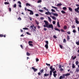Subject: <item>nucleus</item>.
<instances>
[{"mask_svg": "<svg viewBox=\"0 0 79 79\" xmlns=\"http://www.w3.org/2000/svg\"><path fill=\"white\" fill-rule=\"evenodd\" d=\"M44 27H48L50 28H52V29H53V25L52 24H49L48 25H44Z\"/></svg>", "mask_w": 79, "mask_h": 79, "instance_id": "f257e3e1", "label": "nucleus"}, {"mask_svg": "<svg viewBox=\"0 0 79 79\" xmlns=\"http://www.w3.org/2000/svg\"><path fill=\"white\" fill-rule=\"evenodd\" d=\"M46 44L45 45V47L47 49H48V41H45Z\"/></svg>", "mask_w": 79, "mask_h": 79, "instance_id": "f03ea898", "label": "nucleus"}, {"mask_svg": "<svg viewBox=\"0 0 79 79\" xmlns=\"http://www.w3.org/2000/svg\"><path fill=\"white\" fill-rule=\"evenodd\" d=\"M50 69L51 70V71H50V72H53L55 70L54 68H52V66H51L50 67Z\"/></svg>", "mask_w": 79, "mask_h": 79, "instance_id": "7ed1b4c3", "label": "nucleus"}, {"mask_svg": "<svg viewBox=\"0 0 79 79\" xmlns=\"http://www.w3.org/2000/svg\"><path fill=\"white\" fill-rule=\"evenodd\" d=\"M27 10L28 11L30 12V13H29V15H34V12H33L32 11L28 9H27Z\"/></svg>", "mask_w": 79, "mask_h": 79, "instance_id": "20e7f679", "label": "nucleus"}, {"mask_svg": "<svg viewBox=\"0 0 79 79\" xmlns=\"http://www.w3.org/2000/svg\"><path fill=\"white\" fill-rule=\"evenodd\" d=\"M79 7L77 8H76L75 9V11L77 13H79Z\"/></svg>", "mask_w": 79, "mask_h": 79, "instance_id": "39448f33", "label": "nucleus"}, {"mask_svg": "<svg viewBox=\"0 0 79 79\" xmlns=\"http://www.w3.org/2000/svg\"><path fill=\"white\" fill-rule=\"evenodd\" d=\"M75 21L76 22V23L77 24H78L79 23V22L78 20V19L77 18H76L75 19Z\"/></svg>", "mask_w": 79, "mask_h": 79, "instance_id": "423d86ee", "label": "nucleus"}, {"mask_svg": "<svg viewBox=\"0 0 79 79\" xmlns=\"http://www.w3.org/2000/svg\"><path fill=\"white\" fill-rule=\"evenodd\" d=\"M44 23H45V26H47V25H48V22L47 21H46V20H44Z\"/></svg>", "mask_w": 79, "mask_h": 79, "instance_id": "0eeeda50", "label": "nucleus"}, {"mask_svg": "<svg viewBox=\"0 0 79 79\" xmlns=\"http://www.w3.org/2000/svg\"><path fill=\"white\" fill-rule=\"evenodd\" d=\"M45 14L47 15H51V13L49 11H48L47 12H45Z\"/></svg>", "mask_w": 79, "mask_h": 79, "instance_id": "6e6552de", "label": "nucleus"}, {"mask_svg": "<svg viewBox=\"0 0 79 79\" xmlns=\"http://www.w3.org/2000/svg\"><path fill=\"white\" fill-rule=\"evenodd\" d=\"M32 69H33V70H34V72H35L36 71H37L38 69H37L35 68L34 67H32L31 68Z\"/></svg>", "mask_w": 79, "mask_h": 79, "instance_id": "1a4fd4ad", "label": "nucleus"}, {"mask_svg": "<svg viewBox=\"0 0 79 79\" xmlns=\"http://www.w3.org/2000/svg\"><path fill=\"white\" fill-rule=\"evenodd\" d=\"M4 37V38H6V35H3V34H0V37Z\"/></svg>", "mask_w": 79, "mask_h": 79, "instance_id": "9d476101", "label": "nucleus"}, {"mask_svg": "<svg viewBox=\"0 0 79 79\" xmlns=\"http://www.w3.org/2000/svg\"><path fill=\"white\" fill-rule=\"evenodd\" d=\"M50 17H51L52 18V19H53V20H56V17H55V16H50Z\"/></svg>", "mask_w": 79, "mask_h": 79, "instance_id": "9b49d317", "label": "nucleus"}, {"mask_svg": "<svg viewBox=\"0 0 79 79\" xmlns=\"http://www.w3.org/2000/svg\"><path fill=\"white\" fill-rule=\"evenodd\" d=\"M79 72V68H77V69H76V72L78 73Z\"/></svg>", "mask_w": 79, "mask_h": 79, "instance_id": "f8f14e48", "label": "nucleus"}, {"mask_svg": "<svg viewBox=\"0 0 79 79\" xmlns=\"http://www.w3.org/2000/svg\"><path fill=\"white\" fill-rule=\"evenodd\" d=\"M64 75H65L66 77H68L70 75V73H67L66 74H64Z\"/></svg>", "mask_w": 79, "mask_h": 79, "instance_id": "ddd939ff", "label": "nucleus"}, {"mask_svg": "<svg viewBox=\"0 0 79 79\" xmlns=\"http://www.w3.org/2000/svg\"><path fill=\"white\" fill-rule=\"evenodd\" d=\"M70 36L68 35H67V40L68 41H69L70 40Z\"/></svg>", "mask_w": 79, "mask_h": 79, "instance_id": "4468645a", "label": "nucleus"}, {"mask_svg": "<svg viewBox=\"0 0 79 79\" xmlns=\"http://www.w3.org/2000/svg\"><path fill=\"white\" fill-rule=\"evenodd\" d=\"M44 76L45 77H46L47 76H49V74H47V73H45L44 74Z\"/></svg>", "mask_w": 79, "mask_h": 79, "instance_id": "2eb2a0df", "label": "nucleus"}, {"mask_svg": "<svg viewBox=\"0 0 79 79\" xmlns=\"http://www.w3.org/2000/svg\"><path fill=\"white\" fill-rule=\"evenodd\" d=\"M68 8L69 9V10H70V11L73 12V9H72L71 8V7H69Z\"/></svg>", "mask_w": 79, "mask_h": 79, "instance_id": "dca6fc26", "label": "nucleus"}, {"mask_svg": "<svg viewBox=\"0 0 79 79\" xmlns=\"http://www.w3.org/2000/svg\"><path fill=\"white\" fill-rule=\"evenodd\" d=\"M55 30H56V31H58V32H60V30L58 28H55Z\"/></svg>", "mask_w": 79, "mask_h": 79, "instance_id": "f3484780", "label": "nucleus"}, {"mask_svg": "<svg viewBox=\"0 0 79 79\" xmlns=\"http://www.w3.org/2000/svg\"><path fill=\"white\" fill-rule=\"evenodd\" d=\"M26 6H31V4L28 3H26Z\"/></svg>", "mask_w": 79, "mask_h": 79, "instance_id": "a211bd4d", "label": "nucleus"}, {"mask_svg": "<svg viewBox=\"0 0 79 79\" xmlns=\"http://www.w3.org/2000/svg\"><path fill=\"white\" fill-rule=\"evenodd\" d=\"M48 19L49 21L51 22L52 20H51V18L49 17H48Z\"/></svg>", "mask_w": 79, "mask_h": 79, "instance_id": "6ab92c4d", "label": "nucleus"}, {"mask_svg": "<svg viewBox=\"0 0 79 79\" xmlns=\"http://www.w3.org/2000/svg\"><path fill=\"white\" fill-rule=\"evenodd\" d=\"M53 15L54 16H58V14H56V13L53 14Z\"/></svg>", "mask_w": 79, "mask_h": 79, "instance_id": "aec40b11", "label": "nucleus"}, {"mask_svg": "<svg viewBox=\"0 0 79 79\" xmlns=\"http://www.w3.org/2000/svg\"><path fill=\"white\" fill-rule=\"evenodd\" d=\"M57 25L58 27H60V24H59V23L58 22L57 23Z\"/></svg>", "mask_w": 79, "mask_h": 79, "instance_id": "412c9836", "label": "nucleus"}, {"mask_svg": "<svg viewBox=\"0 0 79 79\" xmlns=\"http://www.w3.org/2000/svg\"><path fill=\"white\" fill-rule=\"evenodd\" d=\"M67 26H64V27H63V29H64L65 30H66V29H67Z\"/></svg>", "mask_w": 79, "mask_h": 79, "instance_id": "4be33fe9", "label": "nucleus"}, {"mask_svg": "<svg viewBox=\"0 0 79 79\" xmlns=\"http://www.w3.org/2000/svg\"><path fill=\"white\" fill-rule=\"evenodd\" d=\"M35 23H36L37 25H38L39 24V22H38L36 20H35Z\"/></svg>", "mask_w": 79, "mask_h": 79, "instance_id": "5701e85b", "label": "nucleus"}, {"mask_svg": "<svg viewBox=\"0 0 79 79\" xmlns=\"http://www.w3.org/2000/svg\"><path fill=\"white\" fill-rule=\"evenodd\" d=\"M4 4L5 5H8L9 4V3L8 2H4Z\"/></svg>", "mask_w": 79, "mask_h": 79, "instance_id": "b1692460", "label": "nucleus"}, {"mask_svg": "<svg viewBox=\"0 0 79 79\" xmlns=\"http://www.w3.org/2000/svg\"><path fill=\"white\" fill-rule=\"evenodd\" d=\"M42 2V0H39L38 1H37V3H40V2Z\"/></svg>", "mask_w": 79, "mask_h": 79, "instance_id": "393cba45", "label": "nucleus"}, {"mask_svg": "<svg viewBox=\"0 0 79 79\" xmlns=\"http://www.w3.org/2000/svg\"><path fill=\"white\" fill-rule=\"evenodd\" d=\"M61 13H62L63 14H64L66 13V12H65L63 10H62L61 11Z\"/></svg>", "mask_w": 79, "mask_h": 79, "instance_id": "a878e982", "label": "nucleus"}, {"mask_svg": "<svg viewBox=\"0 0 79 79\" xmlns=\"http://www.w3.org/2000/svg\"><path fill=\"white\" fill-rule=\"evenodd\" d=\"M59 46L60 47V48L61 49H63V46H62L61 44H59Z\"/></svg>", "mask_w": 79, "mask_h": 79, "instance_id": "bb28decb", "label": "nucleus"}, {"mask_svg": "<svg viewBox=\"0 0 79 79\" xmlns=\"http://www.w3.org/2000/svg\"><path fill=\"white\" fill-rule=\"evenodd\" d=\"M35 27L34 25H33L32 26H30V27H31L32 29H33V27Z\"/></svg>", "mask_w": 79, "mask_h": 79, "instance_id": "cd10ccee", "label": "nucleus"}, {"mask_svg": "<svg viewBox=\"0 0 79 79\" xmlns=\"http://www.w3.org/2000/svg\"><path fill=\"white\" fill-rule=\"evenodd\" d=\"M75 68V65L74 64H72V68Z\"/></svg>", "mask_w": 79, "mask_h": 79, "instance_id": "c85d7f7f", "label": "nucleus"}, {"mask_svg": "<svg viewBox=\"0 0 79 79\" xmlns=\"http://www.w3.org/2000/svg\"><path fill=\"white\" fill-rule=\"evenodd\" d=\"M62 6V4L61 3L57 4V6Z\"/></svg>", "mask_w": 79, "mask_h": 79, "instance_id": "c756f323", "label": "nucleus"}, {"mask_svg": "<svg viewBox=\"0 0 79 79\" xmlns=\"http://www.w3.org/2000/svg\"><path fill=\"white\" fill-rule=\"evenodd\" d=\"M76 44L77 45H79V40H78V42H77L76 43Z\"/></svg>", "mask_w": 79, "mask_h": 79, "instance_id": "7c9ffc66", "label": "nucleus"}, {"mask_svg": "<svg viewBox=\"0 0 79 79\" xmlns=\"http://www.w3.org/2000/svg\"><path fill=\"white\" fill-rule=\"evenodd\" d=\"M64 78H63V77H62V76H60V77H59V79H63Z\"/></svg>", "mask_w": 79, "mask_h": 79, "instance_id": "2f4dec72", "label": "nucleus"}, {"mask_svg": "<svg viewBox=\"0 0 79 79\" xmlns=\"http://www.w3.org/2000/svg\"><path fill=\"white\" fill-rule=\"evenodd\" d=\"M77 58V56H75L74 57L72 58V59L73 60H75Z\"/></svg>", "mask_w": 79, "mask_h": 79, "instance_id": "473e14b6", "label": "nucleus"}, {"mask_svg": "<svg viewBox=\"0 0 79 79\" xmlns=\"http://www.w3.org/2000/svg\"><path fill=\"white\" fill-rule=\"evenodd\" d=\"M62 9L64 10H66L67 9V8L66 7H63L62 8Z\"/></svg>", "mask_w": 79, "mask_h": 79, "instance_id": "72a5a7b5", "label": "nucleus"}, {"mask_svg": "<svg viewBox=\"0 0 79 79\" xmlns=\"http://www.w3.org/2000/svg\"><path fill=\"white\" fill-rule=\"evenodd\" d=\"M63 43H66V39H63Z\"/></svg>", "mask_w": 79, "mask_h": 79, "instance_id": "f704fd0d", "label": "nucleus"}, {"mask_svg": "<svg viewBox=\"0 0 79 79\" xmlns=\"http://www.w3.org/2000/svg\"><path fill=\"white\" fill-rule=\"evenodd\" d=\"M29 46H31V47H33V45L32 44H29Z\"/></svg>", "mask_w": 79, "mask_h": 79, "instance_id": "c9c22d12", "label": "nucleus"}, {"mask_svg": "<svg viewBox=\"0 0 79 79\" xmlns=\"http://www.w3.org/2000/svg\"><path fill=\"white\" fill-rule=\"evenodd\" d=\"M79 64V62L78 61H77L76 62V65H78V64Z\"/></svg>", "mask_w": 79, "mask_h": 79, "instance_id": "e433bc0d", "label": "nucleus"}, {"mask_svg": "<svg viewBox=\"0 0 79 79\" xmlns=\"http://www.w3.org/2000/svg\"><path fill=\"white\" fill-rule=\"evenodd\" d=\"M52 72H50L49 75L52 76Z\"/></svg>", "mask_w": 79, "mask_h": 79, "instance_id": "4c0bfd02", "label": "nucleus"}, {"mask_svg": "<svg viewBox=\"0 0 79 79\" xmlns=\"http://www.w3.org/2000/svg\"><path fill=\"white\" fill-rule=\"evenodd\" d=\"M57 75V74L56 73L53 74L54 77H56V76Z\"/></svg>", "mask_w": 79, "mask_h": 79, "instance_id": "58836bf2", "label": "nucleus"}, {"mask_svg": "<svg viewBox=\"0 0 79 79\" xmlns=\"http://www.w3.org/2000/svg\"><path fill=\"white\" fill-rule=\"evenodd\" d=\"M18 20L20 21L21 20V19L20 17H19L18 18Z\"/></svg>", "mask_w": 79, "mask_h": 79, "instance_id": "ea45409f", "label": "nucleus"}, {"mask_svg": "<svg viewBox=\"0 0 79 79\" xmlns=\"http://www.w3.org/2000/svg\"><path fill=\"white\" fill-rule=\"evenodd\" d=\"M46 64L47 66H50V64H48L47 63H46Z\"/></svg>", "mask_w": 79, "mask_h": 79, "instance_id": "a19ab883", "label": "nucleus"}, {"mask_svg": "<svg viewBox=\"0 0 79 79\" xmlns=\"http://www.w3.org/2000/svg\"><path fill=\"white\" fill-rule=\"evenodd\" d=\"M26 54L27 55V56H29L30 55V54L29 53V52H27L26 53Z\"/></svg>", "mask_w": 79, "mask_h": 79, "instance_id": "79ce46f5", "label": "nucleus"}, {"mask_svg": "<svg viewBox=\"0 0 79 79\" xmlns=\"http://www.w3.org/2000/svg\"><path fill=\"white\" fill-rule=\"evenodd\" d=\"M39 11H40V12L42 13H43L44 12L43 10H39Z\"/></svg>", "mask_w": 79, "mask_h": 79, "instance_id": "37998d69", "label": "nucleus"}, {"mask_svg": "<svg viewBox=\"0 0 79 79\" xmlns=\"http://www.w3.org/2000/svg\"><path fill=\"white\" fill-rule=\"evenodd\" d=\"M53 38H55V39L57 38V37H56V36L55 35H54Z\"/></svg>", "mask_w": 79, "mask_h": 79, "instance_id": "c03bdc74", "label": "nucleus"}, {"mask_svg": "<svg viewBox=\"0 0 79 79\" xmlns=\"http://www.w3.org/2000/svg\"><path fill=\"white\" fill-rule=\"evenodd\" d=\"M52 23L54 25L56 23V22L55 21H53V22H52Z\"/></svg>", "mask_w": 79, "mask_h": 79, "instance_id": "a18cd8bd", "label": "nucleus"}, {"mask_svg": "<svg viewBox=\"0 0 79 79\" xmlns=\"http://www.w3.org/2000/svg\"><path fill=\"white\" fill-rule=\"evenodd\" d=\"M60 31H61V32H65V31H64V30H63V29H61V30H60Z\"/></svg>", "mask_w": 79, "mask_h": 79, "instance_id": "49530a36", "label": "nucleus"}, {"mask_svg": "<svg viewBox=\"0 0 79 79\" xmlns=\"http://www.w3.org/2000/svg\"><path fill=\"white\" fill-rule=\"evenodd\" d=\"M33 43L32 41H28V44H31V43Z\"/></svg>", "mask_w": 79, "mask_h": 79, "instance_id": "de8ad7c7", "label": "nucleus"}, {"mask_svg": "<svg viewBox=\"0 0 79 79\" xmlns=\"http://www.w3.org/2000/svg\"><path fill=\"white\" fill-rule=\"evenodd\" d=\"M16 7V4H15L14 5V7L15 8Z\"/></svg>", "mask_w": 79, "mask_h": 79, "instance_id": "09e8293b", "label": "nucleus"}, {"mask_svg": "<svg viewBox=\"0 0 79 79\" xmlns=\"http://www.w3.org/2000/svg\"><path fill=\"white\" fill-rule=\"evenodd\" d=\"M73 33H75L76 32V31L75 30H73Z\"/></svg>", "mask_w": 79, "mask_h": 79, "instance_id": "8fccbe9b", "label": "nucleus"}, {"mask_svg": "<svg viewBox=\"0 0 79 79\" xmlns=\"http://www.w3.org/2000/svg\"><path fill=\"white\" fill-rule=\"evenodd\" d=\"M23 30H28V28H26V27H25V28H23Z\"/></svg>", "mask_w": 79, "mask_h": 79, "instance_id": "3c124183", "label": "nucleus"}, {"mask_svg": "<svg viewBox=\"0 0 79 79\" xmlns=\"http://www.w3.org/2000/svg\"><path fill=\"white\" fill-rule=\"evenodd\" d=\"M65 76H65L64 74L62 75V77L65 78Z\"/></svg>", "mask_w": 79, "mask_h": 79, "instance_id": "603ef678", "label": "nucleus"}, {"mask_svg": "<svg viewBox=\"0 0 79 79\" xmlns=\"http://www.w3.org/2000/svg\"><path fill=\"white\" fill-rule=\"evenodd\" d=\"M52 7L53 8H54V9H56L57 8L56 7H54V6H52Z\"/></svg>", "mask_w": 79, "mask_h": 79, "instance_id": "864d4df0", "label": "nucleus"}, {"mask_svg": "<svg viewBox=\"0 0 79 79\" xmlns=\"http://www.w3.org/2000/svg\"><path fill=\"white\" fill-rule=\"evenodd\" d=\"M51 11H52V12H55V10H53V9H51Z\"/></svg>", "mask_w": 79, "mask_h": 79, "instance_id": "5fc2aeb1", "label": "nucleus"}, {"mask_svg": "<svg viewBox=\"0 0 79 79\" xmlns=\"http://www.w3.org/2000/svg\"><path fill=\"white\" fill-rule=\"evenodd\" d=\"M18 3L19 4H20V5H21V2H20V1H18Z\"/></svg>", "mask_w": 79, "mask_h": 79, "instance_id": "6e6d98bb", "label": "nucleus"}, {"mask_svg": "<svg viewBox=\"0 0 79 79\" xmlns=\"http://www.w3.org/2000/svg\"><path fill=\"white\" fill-rule=\"evenodd\" d=\"M36 62L39 61V59L38 58H36Z\"/></svg>", "mask_w": 79, "mask_h": 79, "instance_id": "4d7b16f0", "label": "nucleus"}, {"mask_svg": "<svg viewBox=\"0 0 79 79\" xmlns=\"http://www.w3.org/2000/svg\"><path fill=\"white\" fill-rule=\"evenodd\" d=\"M26 34H28V35H31V34H30L28 32H26Z\"/></svg>", "mask_w": 79, "mask_h": 79, "instance_id": "13d9d810", "label": "nucleus"}, {"mask_svg": "<svg viewBox=\"0 0 79 79\" xmlns=\"http://www.w3.org/2000/svg\"><path fill=\"white\" fill-rule=\"evenodd\" d=\"M40 19H41V20H43L44 19V18L43 17H41V18H40Z\"/></svg>", "mask_w": 79, "mask_h": 79, "instance_id": "bf43d9fd", "label": "nucleus"}, {"mask_svg": "<svg viewBox=\"0 0 79 79\" xmlns=\"http://www.w3.org/2000/svg\"><path fill=\"white\" fill-rule=\"evenodd\" d=\"M44 72V70L43 69H42L40 71V72H41V73H42Z\"/></svg>", "mask_w": 79, "mask_h": 79, "instance_id": "052dcab7", "label": "nucleus"}, {"mask_svg": "<svg viewBox=\"0 0 79 79\" xmlns=\"http://www.w3.org/2000/svg\"><path fill=\"white\" fill-rule=\"evenodd\" d=\"M59 68L60 69V68H62V65H59Z\"/></svg>", "mask_w": 79, "mask_h": 79, "instance_id": "680f3d73", "label": "nucleus"}, {"mask_svg": "<svg viewBox=\"0 0 79 79\" xmlns=\"http://www.w3.org/2000/svg\"><path fill=\"white\" fill-rule=\"evenodd\" d=\"M35 16H36L38 17L39 16V14H35Z\"/></svg>", "mask_w": 79, "mask_h": 79, "instance_id": "e2e57ef3", "label": "nucleus"}, {"mask_svg": "<svg viewBox=\"0 0 79 79\" xmlns=\"http://www.w3.org/2000/svg\"><path fill=\"white\" fill-rule=\"evenodd\" d=\"M72 28H75V27L74 25V26H72Z\"/></svg>", "mask_w": 79, "mask_h": 79, "instance_id": "0e129e2a", "label": "nucleus"}, {"mask_svg": "<svg viewBox=\"0 0 79 79\" xmlns=\"http://www.w3.org/2000/svg\"><path fill=\"white\" fill-rule=\"evenodd\" d=\"M56 73V71H54L53 72V74H55Z\"/></svg>", "mask_w": 79, "mask_h": 79, "instance_id": "69168bd1", "label": "nucleus"}, {"mask_svg": "<svg viewBox=\"0 0 79 79\" xmlns=\"http://www.w3.org/2000/svg\"><path fill=\"white\" fill-rule=\"evenodd\" d=\"M67 33L68 34H70L71 33H70V31H68L67 32Z\"/></svg>", "mask_w": 79, "mask_h": 79, "instance_id": "338daca9", "label": "nucleus"}, {"mask_svg": "<svg viewBox=\"0 0 79 79\" xmlns=\"http://www.w3.org/2000/svg\"><path fill=\"white\" fill-rule=\"evenodd\" d=\"M60 71H63V68H60Z\"/></svg>", "mask_w": 79, "mask_h": 79, "instance_id": "774afa93", "label": "nucleus"}]
</instances>
